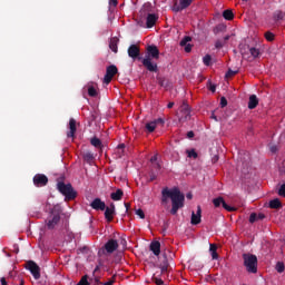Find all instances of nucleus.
Instances as JSON below:
<instances>
[{
	"mask_svg": "<svg viewBox=\"0 0 285 285\" xmlns=\"http://www.w3.org/2000/svg\"><path fill=\"white\" fill-rule=\"evenodd\" d=\"M163 195V203H167L168 198L171 199V215H176L177 212H179V208L184 207V202L186 200V197L179 191L178 188L168 189V187L164 188L161 191Z\"/></svg>",
	"mask_w": 285,
	"mask_h": 285,
	"instance_id": "f257e3e1",
	"label": "nucleus"
},
{
	"mask_svg": "<svg viewBox=\"0 0 285 285\" xmlns=\"http://www.w3.org/2000/svg\"><path fill=\"white\" fill-rule=\"evenodd\" d=\"M153 59H159V48L155 45L148 46L146 48V56L142 59L141 63L149 72H158L159 67L157 66V63L153 62Z\"/></svg>",
	"mask_w": 285,
	"mask_h": 285,
	"instance_id": "f03ea898",
	"label": "nucleus"
},
{
	"mask_svg": "<svg viewBox=\"0 0 285 285\" xmlns=\"http://www.w3.org/2000/svg\"><path fill=\"white\" fill-rule=\"evenodd\" d=\"M61 214H62L61 206H59V205L53 206V208L50 212L49 217L46 220V226H47L48 229H55L56 228V226L61 220Z\"/></svg>",
	"mask_w": 285,
	"mask_h": 285,
	"instance_id": "7ed1b4c3",
	"label": "nucleus"
},
{
	"mask_svg": "<svg viewBox=\"0 0 285 285\" xmlns=\"http://www.w3.org/2000/svg\"><path fill=\"white\" fill-rule=\"evenodd\" d=\"M57 189L66 197L67 200H73L78 197V193L75 190L71 184H65L59 181Z\"/></svg>",
	"mask_w": 285,
	"mask_h": 285,
	"instance_id": "20e7f679",
	"label": "nucleus"
},
{
	"mask_svg": "<svg viewBox=\"0 0 285 285\" xmlns=\"http://www.w3.org/2000/svg\"><path fill=\"white\" fill-rule=\"evenodd\" d=\"M244 266L249 274L257 273V257L253 254H243Z\"/></svg>",
	"mask_w": 285,
	"mask_h": 285,
	"instance_id": "39448f33",
	"label": "nucleus"
},
{
	"mask_svg": "<svg viewBox=\"0 0 285 285\" xmlns=\"http://www.w3.org/2000/svg\"><path fill=\"white\" fill-rule=\"evenodd\" d=\"M27 269L30 271L35 279L41 278V268L36 262L33 261L27 262Z\"/></svg>",
	"mask_w": 285,
	"mask_h": 285,
	"instance_id": "423d86ee",
	"label": "nucleus"
},
{
	"mask_svg": "<svg viewBox=\"0 0 285 285\" xmlns=\"http://www.w3.org/2000/svg\"><path fill=\"white\" fill-rule=\"evenodd\" d=\"M117 72H119V70L117 69L116 66L112 65V66L107 67L104 82L106 85H109L112 81V79L115 78Z\"/></svg>",
	"mask_w": 285,
	"mask_h": 285,
	"instance_id": "0eeeda50",
	"label": "nucleus"
},
{
	"mask_svg": "<svg viewBox=\"0 0 285 285\" xmlns=\"http://www.w3.org/2000/svg\"><path fill=\"white\" fill-rule=\"evenodd\" d=\"M32 180L36 187H45L49 183V178L43 174H37Z\"/></svg>",
	"mask_w": 285,
	"mask_h": 285,
	"instance_id": "6e6552de",
	"label": "nucleus"
},
{
	"mask_svg": "<svg viewBox=\"0 0 285 285\" xmlns=\"http://www.w3.org/2000/svg\"><path fill=\"white\" fill-rule=\"evenodd\" d=\"M194 0H179V4L175 2L173 6V11L174 12H180L187 9Z\"/></svg>",
	"mask_w": 285,
	"mask_h": 285,
	"instance_id": "1a4fd4ad",
	"label": "nucleus"
},
{
	"mask_svg": "<svg viewBox=\"0 0 285 285\" xmlns=\"http://www.w3.org/2000/svg\"><path fill=\"white\" fill-rule=\"evenodd\" d=\"M213 204H214V206H215L216 208H218V207L222 206V207H223L224 209H226L227 212H235V210H236V208L228 206V205L225 203V200H224L223 197H217V198L213 199Z\"/></svg>",
	"mask_w": 285,
	"mask_h": 285,
	"instance_id": "9d476101",
	"label": "nucleus"
},
{
	"mask_svg": "<svg viewBox=\"0 0 285 285\" xmlns=\"http://www.w3.org/2000/svg\"><path fill=\"white\" fill-rule=\"evenodd\" d=\"M165 121L164 119L159 118L156 119L154 121L147 122L145 125V129L150 134V132H155V130L157 129V125L164 126Z\"/></svg>",
	"mask_w": 285,
	"mask_h": 285,
	"instance_id": "9b49d317",
	"label": "nucleus"
},
{
	"mask_svg": "<svg viewBox=\"0 0 285 285\" xmlns=\"http://www.w3.org/2000/svg\"><path fill=\"white\" fill-rule=\"evenodd\" d=\"M128 56L131 58V59H138V60H141V57H139L141 55V50L139 49V47H137L136 45H131L129 48H128Z\"/></svg>",
	"mask_w": 285,
	"mask_h": 285,
	"instance_id": "f8f14e48",
	"label": "nucleus"
},
{
	"mask_svg": "<svg viewBox=\"0 0 285 285\" xmlns=\"http://www.w3.org/2000/svg\"><path fill=\"white\" fill-rule=\"evenodd\" d=\"M117 248H119V243L115 239H109L106 244H105V249L108 254H112L115 253V250H117Z\"/></svg>",
	"mask_w": 285,
	"mask_h": 285,
	"instance_id": "ddd939ff",
	"label": "nucleus"
},
{
	"mask_svg": "<svg viewBox=\"0 0 285 285\" xmlns=\"http://www.w3.org/2000/svg\"><path fill=\"white\" fill-rule=\"evenodd\" d=\"M77 134V120L71 118L69 120V131L67 132L68 138H75Z\"/></svg>",
	"mask_w": 285,
	"mask_h": 285,
	"instance_id": "4468645a",
	"label": "nucleus"
},
{
	"mask_svg": "<svg viewBox=\"0 0 285 285\" xmlns=\"http://www.w3.org/2000/svg\"><path fill=\"white\" fill-rule=\"evenodd\" d=\"M190 118V109L188 105H183L180 109L179 121L184 122Z\"/></svg>",
	"mask_w": 285,
	"mask_h": 285,
	"instance_id": "2eb2a0df",
	"label": "nucleus"
},
{
	"mask_svg": "<svg viewBox=\"0 0 285 285\" xmlns=\"http://www.w3.org/2000/svg\"><path fill=\"white\" fill-rule=\"evenodd\" d=\"M90 207L95 210H106V203H104L100 198H96L91 202Z\"/></svg>",
	"mask_w": 285,
	"mask_h": 285,
	"instance_id": "dca6fc26",
	"label": "nucleus"
},
{
	"mask_svg": "<svg viewBox=\"0 0 285 285\" xmlns=\"http://www.w3.org/2000/svg\"><path fill=\"white\" fill-rule=\"evenodd\" d=\"M200 222H202V207L197 206L196 214L194 212L191 213L190 224L198 225Z\"/></svg>",
	"mask_w": 285,
	"mask_h": 285,
	"instance_id": "f3484780",
	"label": "nucleus"
},
{
	"mask_svg": "<svg viewBox=\"0 0 285 285\" xmlns=\"http://www.w3.org/2000/svg\"><path fill=\"white\" fill-rule=\"evenodd\" d=\"M105 218L108 223L112 222L115 218V204H111L110 207L105 208Z\"/></svg>",
	"mask_w": 285,
	"mask_h": 285,
	"instance_id": "a211bd4d",
	"label": "nucleus"
},
{
	"mask_svg": "<svg viewBox=\"0 0 285 285\" xmlns=\"http://www.w3.org/2000/svg\"><path fill=\"white\" fill-rule=\"evenodd\" d=\"M149 249L154 253L155 256H159V254H161V243L157 240L151 242Z\"/></svg>",
	"mask_w": 285,
	"mask_h": 285,
	"instance_id": "6ab92c4d",
	"label": "nucleus"
},
{
	"mask_svg": "<svg viewBox=\"0 0 285 285\" xmlns=\"http://www.w3.org/2000/svg\"><path fill=\"white\" fill-rule=\"evenodd\" d=\"M158 19H159L158 16H156L155 13H148L147 22H146L147 28L155 27V24L157 23Z\"/></svg>",
	"mask_w": 285,
	"mask_h": 285,
	"instance_id": "aec40b11",
	"label": "nucleus"
},
{
	"mask_svg": "<svg viewBox=\"0 0 285 285\" xmlns=\"http://www.w3.org/2000/svg\"><path fill=\"white\" fill-rule=\"evenodd\" d=\"M118 45H119V39H117L116 37L115 38H111L110 41H109V49L117 53L118 52Z\"/></svg>",
	"mask_w": 285,
	"mask_h": 285,
	"instance_id": "412c9836",
	"label": "nucleus"
},
{
	"mask_svg": "<svg viewBox=\"0 0 285 285\" xmlns=\"http://www.w3.org/2000/svg\"><path fill=\"white\" fill-rule=\"evenodd\" d=\"M122 197H124V190L121 189H117L116 193H111L110 195V198L115 202L121 200Z\"/></svg>",
	"mask_w": 285,
	"mask_h": 285,
	"instance_id": "4be33fe9",
	"label": "nucleus"
},
{
	"mask_svg": "<svg viewBox=\"0 0 285 285\" xmlns=\"http://www.w3.org/2000/svg\"><path fill=\"white\" fill-rule=\"evenodd\" d=\"M258 105V99L255 95L249 97V101H248V108L249 109H255Z\"/></svg>",
	"mask_w": 285,
	"mask_h": 285,
	"instance_id": "5701e85b",
	"label": "nucleus"
},
{
	"mask_svg": "<svg viewBox=\"0 0 285 285\" xmlns=\"http://www.w3.org/2000/svg\"><path fill=\"white\" fill-rule=\"evenodd\" d=\"M223 17L225 20L230 21L234 19V13L230 9H226L225 11H223Z\"/></svg>",
	"mask_w": 285,
	"mask_h": 285,
	"instance_id": "b1692460",
	"label": "nucleus"
},
{
	"mask_svg": "<svg viewBox=\"0 0 285 285\" xmlns=\"http://www.w3.org/2000/svg\"><path fill=\"white\" fill-rule=\"evenodd\" d=\"M164 257H165V261L163 262V265L160 266L161 274L168 273V266H170V264H168V258L166 257V254H164Z\"/></svg>",
	"mask_w": 285,
	"mask_h": 285,
	"instance_id": "393cba45",
	"label": "nucleus"
},
{
	"mask_svg": "<svg viewBox=\"0 0 285 285\" xmlns=\"http://www.w3.org/2000/svg\"><path fill=\"white\" fill-rule=\"evenodd\" d=\"M269 207H271L272 209H278V208L282 207V203L279 202L278 198L273 199V200L269 202Z\"/></svg>",
	"mask_w": 285,
	"mask_h": 285,
	"instance_id": "a878e982",
	"label": "nucleus"
},
{
	"mask_svg": "<svg viewBox=\"0 0 285 285\" xmlns=\"http://www.w3.org/2000/svg\"><path fill=\"white\" fill-rule=\"evenodd\" d=\"M209 250H210V254H212V258H213V259H217V258H218V254H217V247H216V245L210 244Z\"/></svg>",
	"mask_w": 285,
	"mask_h": 285,
	"instance_id": "bb28decb",
	"label": "nucleus"
},
{
	"mask_svg": "<svg viewBox=\"0 0 285 285\" xmlns=\"http://www.w3.org/2000/svg\"><path fill=\"white\" fill-rule=\"evenodd\" d=\"M90 144L95 147V148H101V140L97 137L91 138Z\"/></svg>",
	"mask_w": 285,
	"mask_h": 285,
	"instance_id": "cd10ccee",
	"label": "nucleus"
},
{
	"mask_svg": "<svg viewBox=\"0 0 285 285\" xmlns=\"http://www.w3.org/2000/svg\"><path fill=\"white\" fill-rule=\"evenodd\" d=\"M285 17V13H283V11H275L273 18L275 21H281L283 20Z\"/></svg>",
	"mask_w": 285,
	"mask_h": 285,
	"instance_id": "c85d7f7f",
	"label": "nucleus"
},
{
	"mask_svg": "<svg viewBox=\"0 0 285 285\" xmlns=\"http://www.w3.org/2000/svg\"><path fill=\"white\" fill-rule=\"evenodd\" d=\"M158 177H159V173L150 170L149 171V180L148 181L153 183V181L157 180Z\"/></svg>",
	"mask_w": 285,
	"mask_h": 285,
	"instance_id": "c756f323",
	"label": "nucleus"
},
{
	"mask_svg": "<svg viewBox=\"0 0 285 285\" xmlns=\"http://www.w3.org/2000/svg\"><path fill=\"white\" fill-rule=\"evenodd\" d=\"M88 95L92 98L98 97V91L94 86L88 87Z\"/></svg>",
	"mask_w": 285,
	"mask_h": 285,
	"instance_id": "7c9ffc66",
	"label": "nucleus"
},
{
	"mask_svg": "<svg viewBox=\"0 0 285 285\" xmlns=\"http://www.w3.org/2000/svg\"><path fill=\"white\" fill-rule=\"evenodd\" d=\"M150 170L151 171H157L159 174V171L161 170V164L160 163H154L150 166Z\"/></svg>",
	"mask_w": 285,
	"mask_h": 285,
	"instance_id": "2f4dec72",
	"label": "nucleus"
},
{
	"mask_svg": "<svg viewBox=\"0 0 285 285\" xmlns=\"http://www.w3.org/2000/svg\"><path fill=\"white\" fill-rule=\"evenodd\" d=\"M249 52H250L252 57L255 58V59L258 58L259 55H261V51L257 48H250Z\"/></svg>",
	"mask_w": 285,
	"mask_h": 285,
	"instance_id": "473e14b6",
	"label": "nucleus"
},
{
	"mask_svg": "<svg viewBox=\"0 0 285 285\" xmlns=\"http://www.w3.org/2000/svg\"><path fill=\"white\" fill-rule=\"evenodd\" d=\"M226 29L225 24H217L214 29V33L218 35L219 32H223Z\"/></svg>",
	"mask_w": 285,
	"mask_h": 285,
	"instance_id": "72a5a7b5",
	"label": "nucleus"
},
{
	"mask_svg": "<svg viewBox=\"0 0 285 285\" xmlns=\"http://www.w3.org/2000/svg\"><path fill=\"white\" fill-rule=\"evenodd\" d=\"M83 159H85L86 161H88V163H91V161L95 159V156H94V154H91V153H86V154L83 155Z\"/></svg>",
	"mask_w": 285,
	"mask_h": 285,
	"instance_id": "f704fd0d",
	"label": "nucleus"
},
{
	"mask_svg": "<svg viewBox=\"0 0 285 285\" xmlns=\"http://www.w3.org/2000/svg\"><path fill=\"white\" fill-rule=\"evenodd\" d=\"M190 41H191L190 37H188V36L184 37V39L180 41V47H185V46L189 45L188 42H190Z\"/></svg>",
	"mask_w": 285,
	"mask_h": 285,
	"instance_id": "c9c22d12",
	"label": "nucleus"
},
{
	"mask_svg": "<svg viewBox=\"0 0 285 285\" xmlns=\"http://www.w3.org/2000/svg\"><path fill=\"white\" fill-rule=\"evenodd\" d=\"M89 281H88V275L81 277V279L79 281L78 285H89Z\"/></svg>",
	"mask_w": 285,
	"mask_h": 285,
	"instance_id": "e433bc0d",
	"label": "nucleus"
},
{
	"mask_svg": "<svg viewBox=\"0 0 285 285\" xmlns=\"http://www.w3.org/2000/svg\"><path fill=\"white\" fill-rule=\"evenodd\" d=\"M284 269H285L284 264L281 263V262H278V263L276 264V271H277L278 273H283Z\"/></svg>",
	"mask_w": 285,
	"mask_h": 285,
	"instance_id": "4c0bfd02",
	"label": "nucleus"
},
{
	"mask_svg": "<svg viewBox=\"0 0 285 285\" xmlns=\"http://www.w3.org/2000/svg\"><path fill=\"white\" fill-rule=\"evenodd\" d=\"M212 61V57L209 55H206L203 59V62L205 66H209Z\"/></svg>",
	"mask_w": 285,
	"mask_h": 285,
	"instance_id": "58836bf2",
	"label": "nucleus"
},
{
	"mask_svg": "<svg viewBox=\"0 0 285 285\" xmlns=\"http://www.w3.org/2000/svg\"><path fill=\"white\" fill-rule=\"evenodd\" d=\"M187 154L189 158L196 159L198 157L197 153L194 149L187 150Z\"/></svg>",
	"mask_w": 285,
	"mask_h": 285,
	"instance_id": "ea45409f",
	"label": "nucleus"
},
{
	"mask_svg": "<svg viewBox=\"0 0 285 285\" xmlns=\"http://www.w3.org/2000/svg\"><path fill=\"white\" fill-rule=\"evenodd\" d=\"M275 36L272 32H266L265 33V39L269 42L274 40Z\"/></svg>",
	"mask_w": 285,
	"mask_h": 285,
	"instance_id": "a19ab883",
	"label": "nucleus"
},
{
	"mask_svg": "<svg viewBox=\"0 0 285 285\" xmlns=\"http://www.w3.org/2000/svg\"><path fill=\"white\" fill-rule=\"evenodd\" d=\"M225 46V42L223 40H217L215 43L216 49H222Z\"/></svg>",
	"mask_w": 285,
	"mask_h": 285,
	"instance_id": "79ce46f5",
	"label": "nucleus"
},
{
	"mask_svg": "<svg viewBox=\"0 0 285 285\" xmlns=\"http://www.w3.org/2000/svg\"><path fill=\"white\" fill-rule=\"evenodd\" d=\"M150 163H151V165L153 164H158L159 163V155L156 154L154 157H151Z\"/></svg>",
	"mask_w": 285,
	"mask_h": 285,
	"instance_id": "37998d69",
	"label": "nucleus"
},
{
	"mask_svg": "<svg viewBox=\"0 0 285 285\" xmlns=\"http://www.w3.org/2000/svg\"><path fill=\"white\" fill-rule=\"evenodd\" d=\"M256 220H258V218H257V215L255 214V213H253V214H250V216H249V223H255Z\"/></svg>",
	"mask_w": 285,
	"mask_h": 285,
	"instance_id": "c03bdc74",
	"label": "nucleus"
},
{
	"mask_svg": "<svg viewBox=\"0 0 285 285\" xmlns=\"http://www.w3.org/2000/svg\"><path fill=\"white\" fill-rule=\"evenodd\" d=\"M278 195L282 197H285V184L281 186V188L278 190Z\"/></svg>",
	"mask_w": 285,
	"mask_h": 285,
	"instance_id": "a18cd8bd",
	"label": "nucleus"
},
{
	"mask_svg": "<svg viewBox=\"0 0 285 285\" xmlns=\"http://www.w3.org/2000/svg\"><path fill=\"white\" fill-rule=\"evenodd\" d=\"M136 215L139 216L141 219L146 218V214H144V210L141 209L136 210Z\"/></svg>",
	"mask_w": 285,
	"mask_h": 285,
	"instance_id": "49530a36",
	"label": "nucleus"
},
{
	"mask_svg": "<svg viewBox=\"0 0 285 285\" xmlns=\"http://www.w3.org/2000/svg\"><path fill=\"white\" fill-rule=\"evenodd\" d=\"M158 83L160 87H167L165 78H158Z\"/></svg>",
	"mask_w": 285,
	"mask_h": 285,
	"instance_id": "de8ad7c7",
	"label": "nucleus"
},
{
	"mask_svg": "<svg viewBox=\"0 0 285 285\" xmlns=\"http://www.w3.org/2000/svg\"><path fill=\"white\" fill-rule=\"evenodd\" d=\"M117 4H119L118 0H109V6L117 8Z\"/></svg>",
	"mask_w": 285,
	"mask_h": 285,
	"instance_id": "09e8293b",
	"label": "nucleus"
},
{
	"mask_svg": "<svg viewBox=\"0 0 285 285\" xmlns=\"http://www.w3.org/2000/svg\"><path fill=\"white\" fill-rule=\"evenodd\" d=\"M237 71L228 70V72L226 73V78L234 77Z\"/></svg>",
	"mask_w": 285,
	"mask_h": 285,
	"instance_id": "8fccbe9b",
	"label": "nucleus"
},
{
	"mask_svg": "<svg viewBox=\"0 0 285 285\" xmlns=\"http://www.w3.org/2000/svg\"><path fill=\"white\" fill-rule=\"evenodd\" d=\"M154 282L156 283V285H164V281L161 278H154Z\"/></svg>",
	"mask_w": 285,
	"mask_h": 285,
	"instance_id": "3c124183",
	"label": "nucleus"
},
{
	"mask_svg": "<svg viewBox=\"0 0 285 285\" xmlns=\"http://www.w3.org/2000/svg\"><path fill=\"white\" fill-rule=\"evenodd\" d=\"M220 106H222V108H224V107L227 106V100H226V98H224V97L220 98Z\"/></svg>",
	"mask_w": 285,
	"mask_h": 285,
	"instance_id": "603ef678",
	"label": "nucleus"
},
{
	"mask_svg": "<svg viewBox=\"0 0 285 285\" xmlns=\"http://www.w3.org/2000/svg\"><path fill=\"white\" fill-rule=\"evenodd\" d=\"M185 51L189 53L191 51V45L188 43L187 46H185Z\"/></svg>",
	"mask_w": 285,
	"mask_h": 285,
	"instance_id": "864d4df0",
	"label": "nucleus"
},
{
	"mask_svg": "<svg viewBox=\"0 0 285 285\" xmlns=\"http://www.w3.org/2000/svg\"><path fill=\"white\" fill-rule=\"evenodd\" d=\"M265 218V215L264 214H258L257 215V220H263Z\"/></svg>",
	"mask_w": 285,
	"mask_h": 285,
	"instance_id": "5fc2aeb1",
	"label": "nucleus"
},
{
	"mask_svg": "<svg viewBox=\"0 0 285 285\" xmlns=\"http://www.w3.org/2000/svg\"><path fill=\"white\" fill-rule=\"evenodd\" d=\"M210 86H209V90L212 91V92H215L216 91V87L214 86V85H212V83H209Z\"/></svg>",
	"mask_w": 285,
	"mask_h": 285,
	"instance_id": "6e6d98bb",
	"label": "nucleus"
},
{
	"mask_svg": "<svg viewBox=\"0 0 285 285\" xmlns=\"http://www.w3.org/2000/svg\"><path fill=\"white\" fill-rule=\"evenodd\" d=\"M0 282H1V285H8V282L4 277H2Z\"/></svg>",
	"mask_w": 285,
	"mask_h": 285,
	"instance_id": "4d7b16f0",
	"label": "nucleus"
},
{
	"mask_svg": "<svg viewBox=\"0 0 285 285\" xmlns=\"http://www.w3.org/2000/svg\"><path fill=\"white\" fill-rule=\"evenodd\" d=\"M175 107V102H169L168 105H167V108L168 109H173Z\"/></svg>",
	"mask_w": 285,
	"mask_h": 285,
	"instance_id": "13d9d810",
	"label": "nucleus"
},
{
	"mask_svg": "<svg viewBox=\"0 0 285 285\" xmlns=\"http://www.w3.org/2000/svg\"><path fill=\"white\" fill-rule=\"evenodd\" d=\"M125 207H126V212L130 210V204L129 203H125Z\"/></svg>",
	"mask_w": 285,
	"mask_h": 285,
	"instance_id": "bf43d9fd",
	"label": "nucleus"
},
{
	"mask_svg": "<svg viewBox=\"0 0 285 285\" xmlns=\"http://www.w3.org/2000/svg\"><path fill=\"white\" fill-rule=\"evenodd\" d=\"M187 137L190 139V138H193L194 137V132L193 131H188L187 132Z\"/></svg>",
	"mask_w": 285,
	"mask_h": 285,
	"instance_id": "052dcab7",
	"label": "nucleus"
},
{
	"mask_svg": "<svg viewBox=\"0 0 285 285\" xmlns=\"http://www.w3.org/2000/svg\"><path fill=\"white\" fill-rule=\"evenodd\" d=\"M271 151H272L273 154H275V153L277 151L276 146H272V147H271Z\"/></svg>",
	"mask_w": 285,
	"mask_h": 285,
	"instance_id": "680f3d73",
	"label": "nucleus"
},
{
	"mask_svg": "<svg viewBox=\"0 0 285 285\" xmlns=\"http://www.w3.org/2000/svg\"><path fill=\"white\" fill-rule=\"evenodd\" d=\"M212 161L215 164V163H217L218 161V156H215L213 159H212Z\"/></svg>",
	"mask_w": 285,
	"mask_h": 285,
	"instance_id": "e2e57ef3",
	"label": "nucleus"
},
{
	"mask_svg": "<svg viewBox=\"0 0 285 285\" xmlns=\"http://www.w3.org/2000/svg\"><path fill=\"white\" fill-rule=\"evenodd\" d=\"M229 36H226L222 41H224L225 43L229 40Z\"/></svg>",
	"mask_w": 285,
	"mask_h": 285,
	"instance_id": "0e129e2a",
	"label": "nucleus"
},
{
	"mask_svg": "<svg viewBox=\"0 0 285 285\" xmlns=\"http://www.w3.org/2000/svg\"><path fill=\"white\" fill-rule=\"evenodd\" d=\"M95 283H96L97 285H101V282H99V278H98V277L95 278Z\"/></svg>",
	"mask_w": 285,
	"mask_h": 285,
	"instance_id": "69168bd1",
	"label": "nucleus"
},
{
	"mask_svg": "<svg viewBox=\"0 0 285 285\" xmlns=\"http://www.w3.org/2000/svg\"><path fill=\"white\" fill-rule=\"evenodd\" d=\"M112 283H115V282L109 281V282L105 283L104 285H112Z\"/></svg>",
	"mask_w": 285,
	"mask_h": 285,
	"instance_id": "338daca9",
	"label": "nucleus"
},
{
	"mask_svg": "<svg viewBox=\"0 0 285 285\" xmlns=\"http://www.w3.org/2000/svg\"><path fill=\"white\" fill-rule=\"evenodd\" d=\"M191 197H193L191 194H188V195H187V198H188V199H191Z\"/></svg>",
	"mask_w": 285,
	"mask_h": 285,
	"instance_id": "774afa93",
	"label": "nucleus"
}]
</instances>
